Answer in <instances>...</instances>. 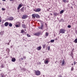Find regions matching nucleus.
Returning <instances> with one entry per match:
<instances>
[{"mask_svg": "<svg viewBox=\"0 0 77 77\" xmlns=\"http://www.w3.org/2000/svg\"><path fill=\"white\" fill-rule=\"evenodd\" d=\"M32 18H35V17L36 18H40V16L38 14H33L32 15Z\"/></svg>", "mask_w": 77, "mask_h": 77, "instance_id": "nucleus-1", "label": "nucleus"}, {"mask_svg": "<svg viewBox=\"0 0 77 77\" xmlns=\"http://www.w3.org/2000/svg\"><path fill=\"white\" fill-rule=\"evenodd\" d=\"M66 31L65 29L63 28L61 29L59 31V35H60V33H65Z\"/></svg>", "mask_w": 77, "mask_h": 77, "instance_id": "nucleus-2", "label": "nucleus"}, {"mask_svg": "<svg viewBox=\"0 0 77 77\" xmlns=\"http://www.w3.org/2000/svg\"><path fill=\"white\" fill-rule=\"evenodd\" d=\"M35 75H41V72L39 70H35Z\"/></svg>", "mask_w": 77, "mask_h": 77, "instance_id": "nucleus-3", "label": "nucleus"}, {"mask_svg": "<svg viewBox=\"0 0 77 77\" xmlns=\"http://www.w3.org/2000/svg\"><path fill=\"white\" fill-rule=\"evenodd\" d=\"M41 26H39L38 27V29H41V30H43L44 29V25L43 24V23L42 22L41 23Z\"/></svg>", "mask_w": 77, "mask_h": 77, "instance_id": "nucleus-4", "label": "nucleus"}, {"mask_svg": "<svg viewBox=\"0 0 77 77\" xmlns=\"http://www.w3.org/2000/svg\"><path fill=\"white\" fill-rule=\"evenodd\" d=\"M41 8H37L36 9H34V11L36 12H40L41 11Z\"/></svg>", "mask_w": 77, "mask_h": 77, "instance_id": "nucleus-5", "label": "nucleus"}, {"mask_svg": "<svg viewBox=\"0 0 77 77\" xmlns=\"http://www.w3.org/2000/svg\"><path fill=\"white\" fill-rule=\"evenodd\" d=\"M22 19H26L27 18V15H23L22 17Z\"/></svg>", "mask_w": 77, "mask_h": 77, "instance_id": "nucleus-6", "label": "nucleus"}, {"mask_svg": "<svg viewBox=\"0 0 77 77\" xmlns=\"http://www.w3.org/2000/svg\"><path fill=\"white\" fill-rule=\"evenodd\" d=\"M40 35H41V32H38L37 33H35V35L37 36H40Z\"/></svg>", "mask_w": 77, "mask_h": 77, "instance_id": "nucleus-7", "label": "nucleus"}, {"mask_svg": "<svg viewBox=\"0 0 77 77\" xmlns=\"http://www.w3.org/2000/svg\"><path fill=\"white\" fill-rule=\"evenodd\" d=\"M15 26L16 27H20L21 26V25L20 23H19L18 24L16 25Z\"/></svg>", "mask_w": 77, "mask_h": 77, "instance_id": "nucleus-8", "label": "nucleus"}, {"mask_svg": "<svg viewBox=\"0 0 77 77\" xmlns=\"http://www.w3.org/2000/svg\"><path fill=\"white\" fill-rule=\"evenodd\" d=\"M4 25L5 27H7L9 25V23L8 22H5L4 24Z\"/></svg>", "mask_w": 77, "mask_h": 77, "instance_id": "nucleus-9", "label": "nucleus"}, {"mask_svg": "<svg viewBox=\"0 0 77 77\" xmlns=\"http://www.w3.org/2000/svg\"><path fill=\"white\" fill-rule=\"evenodd\" d=\"M14 19V17H10L8 18V20L10 21H12Z\"/></svg>", "mask_w": 77, "mask_h": 77, "instance_id": "nucleus-10", "label": "nucleus"}, {"mask_svg": "<svg viewBox=\"0 0 77 77\" xmlns=\"http://www.w3.org/2000/svg\"><path fill=\"white\" fill-rule=\"evenodd\" d=\"M22 5L21 4H19V5L18 6V8H17V9L19 10L20 9V8H21L22 7Z\"/></svg>", "mask_w": 77, "mask_h": 77, "instance_id": "nucleus-11", "label": "nucleus"}, {"mask_svg": "<svg viewBox=\"0 0 77 77\" xmlns=\"http://www.w3.org/2000/svg\"><path fill=\"white\" fill-rule=\"evenodd\" d=\"M15 60H16V59H15V58H13L11 59L12 61L13 62H15Z\"/></svg>", "mask_w": 77, "mask_h": 77, "instance_id": "nucleus-12", "label": "nucleus"}, {"mask_svg": "<svg viewBox=\"0 0 77 77\" xmlns=\"http://www.w3.org/2000/svg\"><path fill=\"white\" fill-rule=\"evenodd\" d=\"M65 60L64 59H63V60L62 62V65L63 66L64 65V64H65Z\"/></svg>", "mask_w": 77, "mask_h": 77, "instance_id": "nucleus-13", "label": "nucleus"}, {"mask_svg": "<svg viewBox=\"0 0 77 77\" xmlns=\"http://www.w3.org/2000/svg\"><path fill=\"white\" fill-rule=\"evenodd\" d=\"M24 7H23L20 9V11L22 12H24Z\"/></svg>", "mask_w": 77, "mask_h": 77, "instance_id": "nucleus-14", "label": "nucleus"}, {"mask_svg": "<svg viewBox=\"0 0 77 77\" xmlns=\"http://www.w3.org/2000/svg\"><path fill=\"white\" fill-rule=\"evenodd\" d=\"M22 26L23 28H24V29H26V25L24 24H23L22 25Z\"/></svg>", "mask_w": 77, "mask_h": 77, "instance_id": "nucleus-15", "label": "nucleus"}, {"mask_svg": "<svg viewBox=\"0 0 77 77\" xmlns=\"http://www.w3.org/2000/svg\"><path fill=\"white\" fill-rule=\"evenodd\" d=\"M49 62V61H48V60H45V61H44V63H46V64H48Z\"/></svg>", "mask_w": 77, "mask_h": 77, "instance_id": "nucleus-16", "label": "nucleus"}, {"mask_svg": "<svg viewBox=\"0 0 77 77\" xmlns=\"http://www.w3.org/2000/svg\"><path fill=\"white\" fill-rule=\"evenodd\" d=\"M37 49L38 50H41V46H39L37 48Z\"/></svg>", "mask_w": 77, "mask_h": 77, "instance_id": "nucleus-17", "label": "nucleus"}, {"mask_svg": "<svg viewBox=\"0 0 77 77\" xmlns=\"http://www.w3.org/2000/svg\"><path fill=\"white\" fill-rule=\"evenodd\" d=\"M59 22H64V20H63L62 19H61L60 20H59Z\"/></svg>", "mask_w": 77, "mask_h": 77, "instance_id": "nucleus-18", "label": "nucleus"}, {"mask_svg": "<svg viewBox=\"0 0 77 77\" xmlns=\"http://www.w3.org/2000/svg\"><path fill=\"white\" fill-rule=\"evenodd\" d=\"M63 12H64V10H61L60 11V14H63Z\"/></svg>", "mask_w": 77, "mask_h": 77, "instance_id": "nucleus-19", "label": "nucleus"}, {"mask_svg": "<svg viewBox=\"0 0 77 77\" xmlns=\"http://www.w3.org/2000/svg\"><path fill=\"white\" fill-rule=\"evenodd\" d=\"M53 14L54 15V16H55L56 17L57 16V15H58L57 13H54Z\"/></svg>", "mask_w": 77, "mask_h": 77, "instance_id": "nucleus-20", "label": "nucleus"}, {"mask_svg": "<svg viewBox=\"0 0 77 77\" xmlns=\"http://www.w3.org/2000/svg\"><path fill=\"white\" fill-rule=\"evenodd\" d=\"M70 55L72 58H73V52H71Z\"/></svg>", "mask_w": 77, "mask_h": 77, "instance_id": "nucleus-21", "label": "nucleus"}, {"mask_svg": "<svg viewBox=\"0 0 77 77\" xmlns=\"http://www.w3.org/2000/svg\"><path fill=\"white\" fill-rule=\"evenodd\" d=\"M42 46H43V48H45V47H46V44L43 45Z\"/></svg>", "mask_w": 77, "mask_h": 77, "instance_id": "nucleus-22", "label": "nucleus"}, {"mask_svg": "<svg viewBox=\"0 0 77 77\" xmlns=\"http://www.w3.org/2000/svg\"><path fill=\"white\" fill-rule=\"evenodd\" d=\"M9 27H12V24L11 23H9Z\"/></svg>", "mask_w": 77, "mask_h": 77, "instance_id": "nucleus-23", "label": "nucleus"}, {"mask_svg": "<svg viewBox=\"0 0 77 77\" xmlns=\"http://www.w3.org/2000/svg\"><path fill=\"white\" fill-rule=\"evenodd\" d=\"M73 42H75V43H77V38L75 39Z\"/></svg>", "mask_w": 77, "mask_h": 77, "instance_id": "nucleus-24", "label": "nucleus"}, {"mask_svg": "<svg viewBox=\"0 0 77 77\" xmlns=\"http://www.w3.org/2000/svg\"><path fill=\"white\" fill-rule=\"evenodd\" d=\"M48 33L47 32H46L45 33L46 36H48Z\"/></svg>", "mask_w": 77, "mask_h": 77, "instance_id": "nucleus-25", "label": "nucleus"}, {"mask_svg": "<svg viewBox=\"0 0 77 77\" xmlns=\"http://www.w3.org/2000/svg\"><path fill=\"white\" fill-rule=\"evenodd\" d=\"M48 51L50 50V47L49 46L48 48Z\"/></svg>", "mask_w": 77, "mask_h": 77, "instance_id": "nucleus-26", "label": "nucleus"}, {"mask_svg": "<svg viewBox=\"0 0 77 77\" xmlns=\"http://www.w3.org/2000/svg\"><path fill=\"white\" fill-rule=\"evenodd\" d=\"M7 50H8V52L9 53V51H10V49H9V48H7Z\"/></svg>", "mask_w": 77, "mask_h": 77, "instance_id": "nucleus-27", "label": "nucleus"}, {"mask_svg": "<svg viewBox=\"0 0 77 77\" xmlns=\"http://www.w3.org/2000/svg\"><path fill=\"white\" fill-rule=\"evenodd\" d=\"M71 25H68L67 26V27L68 28H71Z\"/></svg>", "mask_w": 77, "mask_h": 77, "instance_id": "nucleus-28", "label": "nucleus"}, {"mask_svg": "<svg viewBox=\"0 0 77 77\" xmlns=\"http://www.w3.org/2000/svg\"><path fill=\"white\" fill-rule=\"evenodd\" d=\"M54 40H51V42H54Z\"/></svg>", "mask_w": 77, "mask_h": 77, "instance_id": "nucleus-29", "label": "nucleus"}, {"mask_svg": "<svg viewBox=\"0 0 77 77\" xmlns=\"http://www.w3.org/2000/svg\"><path fill=\"white\" fill-rule=\"evenodd\" d=\"M27 36L28 37H30L31 36L29 34H27Z\"/></svg>", "mask_w": 77, "mask_h": 77, "instance_id": "nucleus-30", "label": "nucleus"}, {"mask_svg": "<svg viewBox=\"0 0 77 77\" xmlns=\"http://www.w3.org/2000/svg\"><path fill=\"white\" fill-rule=\"evenodd\" d=\"M63 2H64L65 3H66V2H67V1L66 0H63Z\"/></svg>", "mask_w": 77, "mask_h": 77, "instance_id": "nucleus-31", "label": "nucleus"}, {"mask_svg": "<svg viewBox=\"0 0 77 77\" xmlns=\"http://www.w3.org/2000/svg\"><path fill=\"white\" fill-rule=\"evenodd\" d=\"M4 32H1L0 33L1 35H3Z\"/></svg>", "mask_w": 77, "mask_h": 77, "instance_id": "nucleus-32", "label": "nucleus"}, {"mask_svg": "<svg viewBox=\"0 0 77 77\" xmlns=\"http://www.w3.org/2000/svg\"><path fill=\"white\" fill-rule=\"evenodd\" d=\"M73 69H74V67H72L71 68V71H73Z\"/></svg>", "mask_w": 77, "mask_h": 77, "instance_id": "nucleus-33", "label": "nucleus"}, {"mask_svg": "<svg viewBox=\"0 0 77 77\" xmlns=\"http://www.w3.org/2000/svg\"><path fill=\"white\" fill-rule=\"evenodd\" d=\"M2 10L3 11H5V8H2Z\"/></svg>", "mask_w": 77, "mask_h": 77, "instance_id": "nucleus-34", "label": "nucleus"}, {"mask_svg": "<svg viewBox=\"0 0 77 77\" xmlns=\"http://www.w3.org/2000/svg\"><path fill=\"white\" fill-rule=\"evenodd\" d=\"M24 32V30H21V33H23Z\"/></svg>", "mask_w": 77, "mask_h": 77, "instance_id": "nucleus-35", "label": "nucleus"}, {"mask_svg": "<svg viewBox=\"0 0 77 77\" xmlns=\"http://www.w3.org/2000/svg\"><path fill=\"white\" fill-rule=\"evenodd\" d=\"M1 68H4L3 65H2V66H1Z\"/></svg>", "mask_w": 77, "mask_h": 77, "instance_id": "nucleus-36", "label": "nucleus"}, {"mask_svg": "<svg viewBox=\"0 0 77 77\" xmlns=\"http://www.w3.org/2000/svg\"><path fill=\"white\" fill-rule=\"evenodd\" d=\"M74 65H75V64H76V62H75V61H74Z\"/></svg>", "mask_w": 77, "mask_h": 77, "instance_id": "nucleus-37", "label": "nucleus"}, {"mask_svg": "<svg viewBox=\"0 0 77 77\" xmlns=\"http://www.w3.org/2000/svg\"><path fill=\"white\" fill-rule=\"evenodd\" d=\"M4 25H1V27H4Z\"/></svg>", "mask_w": 77, "mask_h": 77, "instance_id": "nucleus-38", "label": "nucleus"}, {"mask_svg": "<svg viewBox=\"0 0 77 77\" xmlns=\"http://www.w3.org/2000/svg\"><path fill=\"white\" fill-rule=\"evenodd\" d=\"M23 70H24V71H26V69H25V68H23Z\"/></svg>", "mask_w": 77, "mask_h": 77, "instance_id": "nucleus-39", "label": "nucleus"}, {"mask_svg": "<svg viewBox=\"0 0 77 77\" xmlns=\"http://www.w3.org/2000/svg\"><path fill=\"white\" fill-rule=\"evenodd\" d=\"M23 58V59H26V56H24Z\"/></svg>", "mask_w": 77, "mask_h": 77, "instance_id": "nucleus-40", "label": "nucleus"}, {"mask_svg": "<svg viewBox=\"0 0 77 77\" xmlns=\"http://www.w3.org/2000/svg\"><path fill=\"white\" fill-rule=\"evenodd\" d=\"M59 77H62V75H60L59 76Z\"/></svg>", "mask_w": 77, "mask_h": 77, "instance_id": "nucleus-41", "label": "nucleus"}, {"mask_svg": "<svg viewBox=\"0 0 77 77\" xmlns=\"http://www.w3.org/2000/svg\"><path fill=\"white\" fill-rule=\"evenodd\" d=\"M20 59H21V60H23V58H21Z\"/></svg>", "mask_w": 77, "mask_h": 77, "instance_id": "nucleus-42", "label": "nucleus"}, {"mask_svg": "<svg viewBox=\"0 0 77 77\" xmlns=\"http://www.w3.org/2000/svg\"><path fill=\"white\" fill-rule=\"evenodd\" d=\"M60 63H62V60H61L60 61Z\"/></svg>", "mask_w": 77, "mask_h": 77, "instance_id": "nucleus-43", "label": "nucleus"}, {"mask_svg": "<svg viewBox=\"0 0 77 77\" xmlns=\"http://www.w3.org/2000/svg\"><path fill=\"white\" fill-rule=\"evenodd\" d=\"M8 45H9V42L7 43Z\"/></svg>", "mask_w": 77, "mask_h": 77, "instance_id": "nucleus-44", "label": "nucleus"}, {"mask_svg": "<svg viewBox=\"0 0 77 77\" xmlns=\"http://www.w3.org/2000/svg\"><path fill=\"white\" fill-rule=\"evenodd\" d=\"M50 15H53V14H52V13H51Z\"/></svg>", "mask_w": 77, "mask_h": 77, "instance_id": "nucleus-45", "label": "nucleus"}, {"mask_svg": "<svg viewBox=\"0 0 77 77\" xmlns=\"http://www.w3.org/2000/svg\"><path fill=\"white\" fill-rule=\"evenodd\" d=\"M2 1H4V2H5L6 1V0H2Z\"/></svg>", "mask_w": 77, "mask_h": 77, "instance_id": "nucleus-46", "label": "nucleus"}, {"mask_svg": "<svg viewBox=\"0 0 77 77\" xmlns=\"http://www.w3.org/2000/svg\"><path fill=\"white\" fill-rule=\"evenodd\" d=\"M1 19H0V22L1 23Z\"/></svg>", "mask_w": 77, "mask_h": 77, "instance_id": "nucleus-47", "label": "nucleus"}, {"mask_svg": "<svg viewBox=\"0 0 77 77\" xmlns=\"http://www.w3.org/2000/svg\"><path fill=\"white\" fill-rule=\"evenodd\" d=\"M39 64L40 65V64H41V63L39 62Z\"/></svg>", "mask_w": 77, "mask_h": 77, "instance_id": "nucleus-48", "label": "nucleus"}, {"mask_svg": "<svg viewBox=\"0 0 77 77\" xmlns=\"http://www.w3.org/2000/svg\"><path fill=\"white\" fill-rule=\"evenodd\" d=\"M10 0V1H13V0Z\"/></svg>", "mask_w": 77, "mask_h": 77, "instance_id": "nucleus-49", "label": "nucleus"}, {"mask_svg": "<svg viewBox=\"0 0 77 77\" xmlns=\"http://www.w3.org/2000/svg\"><path fill=\"white\" fill-rule=\"evenodd\" d=\"M45 26H47V23H45Z\"/></svg>", "mask_w": 77, "mask_h": 77, "instance_id": "nucleus-50", "label": "nucleus"}, {"mask_svg": "<svg viewBox=\"0 0 77 77\" xmlns=\"http://www.w3.org/2000/svg\"><path fill=\"white\" fill-rule=\"evenodd\" d=\"M74 65V64H73V63H72V65Z\"/></svg>", "mask_w": 77, "mask_h": 77, "instance_id": "nucleus-51", "label": "nucleus"}, {"mask_svg": "<svg viewBox=\"0 0 77 77\" xmlns=\"http://www.w3.org/2000/svg\"><path fill=\"white\" fill-rule=\"evenodd\" d=\"M1 17L0 16V19H1Z\"/></svg>", "mask_w": 77, "mask_h": 77, "instance_id": "nucleus-52", "label": "nucleus"}, {"mask_svg": "<svg viewBox=\"0 0 77 77\" xmlns=\"http://www.w3.org/2000/svg\"><path fill=\"white\" fill-rule=\"evenodd\" d=\"M11 41L10 40V42H11Z\"/></svg>", "mask_w": 77, "mask_h": 77, "instance_id": "nucleus-53", "label": "nucleus"}, {"mask_svg": "<svg viewBox=\"0 0 77 77\" xmlns=\"http://www.w3.org/2000/svg\"><path fill=\"white\" fill-rule=\"evenodd\" d=\"M26 65V63H25Z\"/></svg>", "mask_w": 77, "mask_h": 77, "instance_id": "nucleus-54", "label": "nucleus"}, {"mask_svg": "<svg viewBox=\"0 0 77 77\" xmlns=\"http://www.w3.org/2000/svg\"><path fill=\"white\" fill-rule=\"evenodd\" d=\"M1 75H2V74H1Z\"/></svg>", "mask_w": 77, "mask_h": 77, "instance_id": "nucleus-55", "label": "nucleus"}, {"mask_svg": "<svg viewBox=\"0 0 77 77\" xmlns=\"http://www.w3.org/2000/svg\"><path fill=\"white\" fill-rule=\"evenodd\" d=\"M43 53H44V52H43Z\"/></svg>", "mask_w": 77, "mask_h": 77, "instance_id": "nucleus-56", "label": "nucleus"}, {"mask_svg": "<svg viewBox=\"0 0 77 77\" xmlns=\"http://www.w3.org/2000/svg\"><path fill=\"white\" fill-rule=\"evenodd\" d=\"M76 63H77V62Z\"/></svg>", "mask_w": 77, "mask_h": 77, "instance_id": "nucleus-57", "label": "nucleus"}, {"mask_svg": "<svg viewBox=\"0 0 77 77\" xmlns=\"http://www.w3.org/2000/svg\"><path fill=\"white\" fill-rule=\"evenodd\" d=\"M0 4H1V3H0Z\"/></svg>", "mask_w": 77, "mask_h": 77, "instance_id": "nucleus-58", "label": "nucleus"}, {"mask_svg": "<svg viewBox=\"0 0 77 77\" xmlns=\"http://www.w3.org/2000/svg\"><path fill=\"white\" fill-rule=\"evenodd\" d=\"M43 76H44V75H43Z\"/></svg>", "mask_w": 77, "mask_h": 77, "instance_id": "nucleus-59", "label": "nucleus"}, {"mask_svg": "<svg viewBox=\"0 0 77 77\" xmlns=\"http://www.w3.org/2000/svg\"><path fill=\"white\" fill-rule=\"evenodd\" d=\"M43 76H44V75H43Z\"/></svg>", "mask_w": 77, "mask_h": 77, "instance_id": "nucleus-60", "label": "nucleus"}]
</instances>
